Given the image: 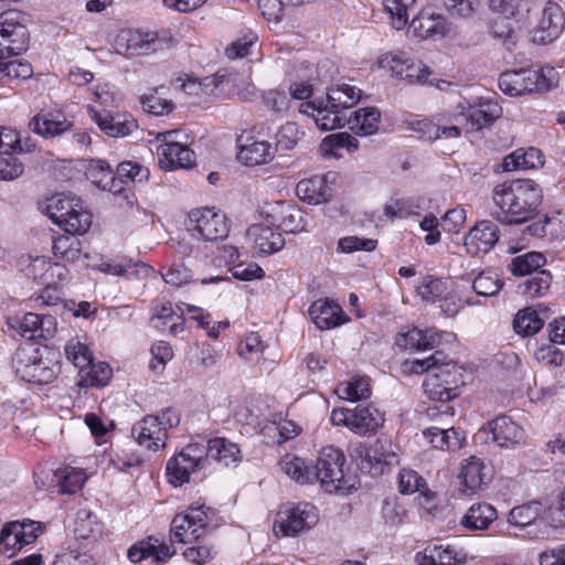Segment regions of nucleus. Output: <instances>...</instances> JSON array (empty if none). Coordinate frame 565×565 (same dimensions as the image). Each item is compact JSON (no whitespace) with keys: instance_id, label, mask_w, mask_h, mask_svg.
Masks as SVG:
<instances>
[{"instance_id":"1","label":"nucleus","mask_w":565,"mask_h":565,"mask_svg":"<svg viewBox=\"0 0 565 565\" xmlns=\"http://www.w3.org/2000/svg\"><path fill=\"white\" fill-rule=\"evenodd\" d=\"M492 200L498 207L492 216L501 224H520L532 218L543 200V190L531 179H518L497 184Z\"/></svg>"},{"instance_id":"2","label":"nucleus","mask_w":565,"mask_h":565,"mask_svg":"<svg viewBox=\"0 0 565 565\" xmlns=\"http://www.w3.org/2000/svg\"><path fill=\"white\" fill-rule=\"evenodd\" d=\"M30 15L23 11L10 10L0 17V81L28 79L33 75L32 65L23 60H9L28 49Z\"/></svg>"},{"instance_id":"3","label":"nucleus","mask_w":565,"mask_h":565,"mask_svg":"<svg viewBox=\"0 0 565 565\" xmlns=\"http://www.w3.org/2000/svg\"><path fill=\"white\" fill-rule=\"evenodd\" d=\"M15 373L25 382L51 383L61 371L55 352L49 348H20L13 356Z\"/></svg>"},{"instance_id":"4","label":"nucleus","mask_w":565,"mask_h":565,"mask_svg":"<svg viewBox=\"0 0 565 565\" xmlns=\"http://www.w3.org/2000/svg\"><path fill=\"white\" fill-rule=\"evenodd\" d=\"M559 82L558 72L551 66L541 70H519L504 72L499 77L500 89L510 96L547 92Z\"/></svg>"},{"instance_id":"5","label":"nucleus","mask_w":565,"mask_h":565,"mask_svg":"<svg viewBox=\"0 0 565 565\" xmlns=\"http://www.w3.org/2000/svg\"><path fill=\"white\" fill-rule=\"evenodd\" d=\"M463 384L460 367L451 362L435 366L423 383L425 394L433 401L449 402L458 395V387Z\"/></svg>"},{"instance_id":"6","label":"nucleus","mask_w":565,"mask_h":565,"mask_svg":"<svg viewBox=\"0 0 565 565\" xmlns=\"http://www.w3.org/2000/svg\"><path fill=\"white\" fill-rule=\"evenodd\" d=\"M319 520L317 509L307 502L287 503L277 512L274 521V532L284 536H296L310 530Z\"/></svg>"},{"instance_id":"7","label":"nucleus","mask_w":565,"mask_h":565,"mask_svg":"<svg viewBox=\"0 0 565 565\" xmlns=\"http://www.w3.org/2000/svg\"><path fill=\"white\" fill-rule=\"evenodd\" d=\"M330 420L335 426H345L358 435L374 434L384 423V415L373 405L354 408H335Z\"/></svg>"},{"instance_id":"8","label":"nucleus","mask_w":565,"mask_h":565,"mask_svg":"<svg viewBox=\"0 0 565 565\" xmlns=\"http://www.w3.org/2000/svg\"><path fill=\"white\" fill-rule=\"evenodd\" d=\"M345 457L343 452L329 446L320 451L313 470V482L319 481L324 491L329 493L344 489L343 465Z\"/></svg>"},{"instance_id":"9","label":"nucleus","mask_w":565,"mask_h":565,"mask_svg":"<svg viewBox=\"0 0 565 565\" xmlns=\"http://www.w3.org/2000/svg\"><path fill=\"white\" fill-rule=\"evenodd\" d=\"M186 228L193 237L207 242L223 239L228 234L225 215L214 207L192 210Z\"/></svg>"},{"instance_id":"10","label":"nucleus","mask_w":565,"mask_h":565,"mask_svg":"<svg viewBox=\"0 0 565 565\" xmlns=\"http://www.w3.org/2000/svg\"><path fill=\"white\" fill-rule=\"evenodd\" d=\"M206 463V450L202 444H189L175 457L167 462V476L170 483L181 486L190 480L191 473Z\"/></svg>"},{"instance_id":"11","label":"nucleus","mask_w":565,"mask_h":565,"mask_svg":"<svg viewBox=\"0 0 565 565\" xmlns=\"http://www.w3.org/2000/svg\"><path fill=\"white\" fill-rule=\"evenodd\" d=\"M376 63L380 68L390 71L409 84H424L431 74L423 62L411 60L402 52H386L379 56Z\"/></svg>"},{"instance_id":"12","label":"nucleus","mask_w":565,"mask_h":565,"mask_svg":"<svg viewBox=\"0 0 565 565\" xmlns=\"http://www.w3.org/2000/svg\"><path fill=\"white\" fill-rule=\"evenodd\" d=\"M565 28V17L562 8L547 2L542 11L539 24L532 31L533 42L545 44L556 40Z\"/></svg>"},{"instance_id":"13","label":"nucleus","mask_w":565,"mask_h":565,"mask_svg":"<svg viewBox=\"0 0 565 565\" xmlns=\"http://www.w3.org/2000/svg\"><path fill=\"white\" fill-rule=\"evenodd\" d=\"M18 131L0 127V180H14L23 173V164L13 154Z\"/></svg>"},{"instance_id":"14","label":"nucleus","mask_w":565,"mask_h":565,"mask_svg":"<svg viewBox=\"0 0 565 565\" xmlns=\"http://www.w3.org/2000/svg\"><path fill=\"white\" fill-rule=\"evenodd\" d=\"M500 232L492 221L478 222L465 236L466 250L477 256L490 252L498 243Z\"/></svg>"},{"instance_id":"15","label":"nucleus","mask_w":565,"mask_h":565,"mask_svg":"<svg viewBox=\"0 0 565 565\" xmlns=\"http://www.w3.org/2000/svg\"><path fill=\"white\" fill-rule=\"evenodd\" d=\"M131 435L139 446L158 451L166 446L167 433L154 415H148L131 428Z\"/></svg>"},{"instance_id":"16","label":"nucleus","mask_w":565,"mask_h":565,"mask_svg":"<svg viewBox=\"0 0 565 565\" xmlns=\"http://www.w3.org/2000/svg\"><path fill=\"white\" fill-rule=\"evenodd\" d=\"M19 521L10 522L3 526L0 533V546L3 553L9 557L15 555L23 546L33 543L36 533Z\"/></svg>"},{"instance_id":"17","label":"nucleus","mask_w":565,"mask_h":565,"mask_svg":"<svg viewBox=\"0 0 565 565\" xmlns=\"http://www.w3.org/2000/svg\"><path fill=\"white\" fill-rule=\"evenodd\" d=\"M415 35L420 39L444 38L452 33L454 26L444 17L420 13L411 22Z\"/></svg>"},{"instance_id":"18","label":"nucleus","mask_w":565,"mask_h":565,"mask_svg":"<svg viewBox=\"0 0 565 565\" xmlns=\"http://www.w3.org/2000/svg\"><path fill=\"white\" fill-rule=\"evenodd\" d=\"M493 440L500 447H514L524 443V429L508 416H499L490 424Z\"/></svg>"},{"instance_id":"19","label":"nucleus","mask_w":565,"mask_h":565,"mask_svg":"<svg viewBox=\"0 0 565 565\" xmlns=\"http://www.w3.org/2000/svg\"><path fill=\"white\" fill-rule=\"evenodd\" d=\"M92 119L97 124L102 131L113 138L126 137L138 127L132 117L120 114H100L96 110H92Z\"/></svg>"},{"instance_id":"20","label":"nucleus","mask_w":565,"mask_h":565,"mask_svg":"<svg viewBox=\"0 0 565 565\" xmlns=\"http://www.w3.org/2000/svg\"><path fill=\"white\" fill-rule=\"evenodd\" d=\"M462 116L472 130H481L502 116V108L494 100L482 99L478 105L469 106Z\"/></svg>"},{"instance_id":"21","label":"nucleus","mask_w":565,"mask_h":565,"mask_svg":"<svg viewBox=\"0 0 565 565\" xmlns=\"http://www.w3.org/2000/svg\"><path fill=\"white\" fill-rule=\"evenodd\" d=\"M300 111L311 116L316 125L323 131L341 128L347 121V119L341 116V111L331 107L328 102L326 105H316L315 103L302 104Z\"/></svg>"},{"instance_id":"22","label":"nucleus","mask_w":565,"mask_h":565,"mask_svg":"<svg viewBox=\"0 0 565 565\" xmlns=\"http://www.w3.org/2000/svg\"><path fill=\"white\" fill-rule=\"evenodd\" d=\"M297 195L309 204H321L328 202L332 196V189L328 184V175H316L298 182Z\"/></svg>"},{"instance_id":"23","label":"nucleus","mask_w":565,"mask_h":565,"mask_svg":"<svg viewBox=\"0 0 565 565\" xmlns=\"http://www.w3.org/2000/svg\"><path fill=\"white\" fill-rule=\"evenodd\" d=\"M440 341L441 334L435 329L413 328L406 333H401L396 339V344L405 350L425 351L438 347Z\"/></svg>"},{"instance_id":"24","label":"nucleus","mask_w":565,"mask_h":565,"mask_svg":"<svg viewBox=\"0 0 565 565\" xmlns=\"http://www.w3.org/2000/svg\"><path fill=\"white\" fill-rule=\"evenodd\" d=\"M489 470L483 462L476 458L470 457L461 467L459 478L461 479L460 489L462 493L472 495L487 482L489 478Z\"/></svg>"},{"instance_id":"25","label":"nucleus","mask_w":565,"mask_h":565,"mask_svg":"<svg viewBox=\"0 0 565 565\" xmlns=\"http://www.w3.org/2000/svg\"><path fill=\"white\" fill-rule=\"evenodd\" d=\"M72 122L52 113H40L29 121V129L43 138H54L68 131Z\"/></svg>"},{"instance_id":"26","label":"nucleus","mask_w":565,"mask_h":565,"mask_svg":"<svg viewBox=\"0 0 565 565\" xmlns=\"http://www.w3.org/2000/svg\"><path fill=\"white\" fill-rule=\"evenodd\" d=\"M309 315L316 326L321 329H330L342 323V309L339 305L328 299H319L309 307Z\"/></svg>"},{"instance_id":"27","label":"nucleus","mask_w":565,"mask_h":565,"mask_svg":"<svg viewBox=\"0 0 565 565\" xmlns=\"http://www.w3.org/2000/svg\"><path fill=\"white\" fill-rule=\"evenodd\" d=\"M247 236L255 244L259 252L273 254L280 250L285 239L280 233L263 224H254L247 230Z\"/></svg>"},{"instance_id":"28","label":"nucleus","mask_w":565,"mask_h":565,"mask_svg":"<svg viewBox=\"0 0 565 565\" xmlns=\"http://www.w3.org/2000/svg\"><path fill=\"white\" fill-rule=\"evenodd\" d=\"M205 450L206 457L210 456L225 467L237 465L242 460L238 445L224 437L210 439Z\"/></svg>"},{"instance_id":"29","label":"nucleus","mask_w":565,"mask_h":565,"mask_svg":"<svg viewBox=\"0 0 565 565\" xmlns=\"http://www.w3.org/2000/svg\"><path fill=\"white\" fill-rule=\"evenodd\" d=\"M180 135L177 130L164 131L158 135L161 145L158 147L159 166L166 171L178 169L177 158L182 142L177 139Z\"/></svg>"},{"instance_id":"30","label":"nucleus","mask_w":565,"mask_h":565,"mask_svg":"<svg viewBox=\"0 0 565 565\" xmlns=\"http://www.w3.org/2000/svg\"><path fill=\"white\" fill-rule=\"evenodd\" d=\"M497 518L498 512L491 504L475 503L461 519V525L471 531H481L488 529Z\"/></svg>"},{"instance_id":"31","label":"nucleus","mask_w":565,"mask_h":565,"mask_svg":"<svg viewBox=\"0 0 565 565\" xmlns=\"http://www.w3.org/2000/svg\"><path fill=\"white\" fill-rule=\"evenodd\" d=\"M380 110L375 107L360 108L348 119L350 129L360 136H371L379 130Z\"/></svg>"},{"instance_id":"32","label":"nucleus","mask_w":565,"mask_h":565,"mask_svg":"<svg viewBox=\"0 0 565 565\" xmlns=\"http://www.w3.org/2000/svg\"><path fill=\"white\" fill-rule=\"evenodd\" d=\"M544 163L543 153L537 148H529L527 150L518 149L503 160V169L513 171L518 169H535Z\"/></svg>"},{"instance_id":"33","label":"nucleus","mask_w":565,"mask_h":565,"mask_svg":"<svg viewBox=\"0 0 565 565\" xmlns=\"http://www.w3.org/2000/svg\"><path fill=\"white\" fill-rule=\"evenodd\" d=\"M271 216L277 226L288 233L300 232L306 225L302 211L291 204H279Z\"/></svg>"},{"instance_id":"34","label":"nucleus","mask_w":565,"mask_h":565,"mask_svg":"<svg viewBox=\"0 0 565 565\" xmlns=\"http://www.w3.org/2000/svg\"><path fill=\"white\" fill-rule=\"evenodd\" d=\"M275 157L273 147L267 141H254L241 147L238 160L246 166H259L269 162Z\"/></svg>"},{"instance_id":"35","label":"nucleus","mask_w":565,"mask_h":565,"mask_svg":"<svg viewBox=\"0 0 565 565\" xmlns=\"http://www.w3.org/2000/svg\"><path fill=\"white\" fill-rule=\"evenodd\" d=\"M546 264V258L542 253L527 252L523 255L513 257L508 264V269L514 276H531L542 270Z\"/></svg>"},{"instance_id":"36","label":"nucleus","mask_w":565,"mask_h":565,"mask_svg":"<svg viewBox=\"0 0 565 565\" xmlns=\"http://www.w3.org/2000/svg\"><path fill=\"white\" fill-rule=\"evenodd\" d=\"M154 328L159 330L169 329L170 333L175 335L183 331L184 319L182 315L177 313L171 303L162 305L156 309L151 318Z\"/></svg>"},{"instance_id":"37","label":"nucleus","mask_w":565,"mask_h":565,"mask_svg":"<svg viewBox=\"0 0 565 565\" xmlns=\"http://www.w3.org/2000/svg\"><path fill=\"white\" fill-rule=\"evenodd\" d=\"M463 561L465 557L459 556L449 545H434L425 548L418 562L419 565H457Z\"/></svg>"},{"instance_id":"38","label":"nucleus","mask_w":565,"mask_h":565,"mask_svg":"<svg viewBox=\"0 0 565 565\" xmlns=\"http://www.w3.org/2000/svg\"><path fill=\"white\" fill-rule=\"evenodd\" d=\"M552 284V275L547 270H539L519 284L518 292L525 297L536 298L544 296Z\"/></svg>"},{"instance_id":"39","label":"nucleus","mask_w":565,"mask_h":565,"mask_svg":"<svg viewBox=\"0 0 565 565\" xmlns=\"http://www.w3.org/2000/svg\"><path fill=\"white\" fill-rule=\"evenodd\" d=\"M86 177L104 191H113L114 189L115 177L110 166L105 160L92 159L87 166Z\"/></svg>"},{"instance_id":"40","label":"nucleus","mask_w":565,"mask_h":565,"mask_svg":"<svg viewBox=\"0 0 565 565\" xmlns=\"http://www.w3.org/2000/svg\"><path fill=\"white\" fill-rule=\"evenodd\" d=\"M361 98V90L354 86L342 84L328 92L327 100L331 107L342 111L354 106Z\"/></svg>"},{"instance_id":"41","label":"nucleus","mask_w":565,"mask_h":565,"mask_svg":"<svg viewBox=\"0 0 565 565\" xmlns=\"http://www.w3.org/2000/svg\"><path fill=\"white\" fill-rule=\"evenodd\" d=\"M62 220L63 222L58 226L74 236L86 233L92 225V214L84 209L81 201H77L74 211Z\"/></svg>"},{"instance_id":"42","label":"nucleus","mask_w":565,"mask_h":565,"mask_svg":"<svg viewBox=\"0 0 565 565\" xmlns=\"http://www.w3.org/2000/svg\"><path fill=\"white\" fill-rule=\"evenodd\" d=\"M77 201L81 200L63 193L55 194L47 199L44 212L55 224L60 225L63 222L62 218H65L67 214L74 211Z\"/></svg>"},{"instance_id":"43","label":"nucleus","mask_w":565,"mask_h":565,"mask_svg":"<svg viewBox=\"0 0 565 565\" xmlns=\"http://www.w3.org/2000/svg\"><path fill=\"white\" fill-rule=\"evenodd\" d=\"M124 39L129 54L142 55L156 50L158 35L154 32L127 31Z\"/></svg>"},{"instance_id":"44","label":"nucleus","mask_w":565,"mask_h":565,"mask_svg":"<svg viewBox=\"0 0 565 565\" xmlns=\"http://www.w3.org/2000/svg\"><path fill=\"white\" fill-rule=\"evenodd\" d=\"M60 492L63 494H73L84 486L86 475L83 470L73 467H64L55 472Z\"/></svg>"},{"instance_id":"45","label":"nucleus","mask_w":565,"mask_h":565,"mask_svg":"<svg viewBox=\"0 0 565 565\" xmlns=\"http://www.w3.org/2000/svg\"><path fill=\"white\" fill-rule=\"evenodd\" d=\"M280 466L284 472L296 482L301 484L313 482L312 467L308 466L303 459L286 456Z\"/></svg>"},{"instance_id":"46","label":"nucleus","mask_w":565,"mask_h":565,"mask_svg":"<svg viewBox=\"0 0 565 565\" xmlns=\"http://www.w3.org/2000/svg\"><path fill=\"white\" fill-rule=\"evenodd\" d=\"M335 392L347 401L365 399L371 395L370 381L367 377H354L349 382L339 384Z\"/></svg>"},{"instance_id":"47","label":"nucleus","mask_w":565,"mask_h":565,"mask_svg":"<svg viewBox=\"0 0 565 565\" xmlns=\"http://www.w3.org/2000/svg\"><path fill=\"white\" fill-rule=\"evenodd\" d=\"M415 3L416 0H383L394 29L402 30L408 24V11L414 8Z\"/></svg>"},{"instance_id":"48","label":"nucleus","mask_w":565,"mask_h":565,"mask_svg":"<svg viewBox=\"0 0 565 565\" xmlns=\"http://www.w3.org/2000/svg\"><path fill=\"white\" fill-rule=\"evenodd\" d=\"M543 326L544 321L539 317L537 312L531 308L519 311L513 320L515 332L523 337L535 334Z\"/></svg>"},{"instance_id":"49","label":"nucleus","mask_w":565,"mask_h":565,"mask_svg":"<svg viewBox=\"0 0 565 565\" xmlns=\"http://www.w3.org/2000/svg\"><path fill=\"white\" fill-rule=\"evenodd\" d=\"M113 374L111 367L105 362L90 363L84 373H79V385L105 386Z\"/></svg>"},{"instance_id":"50","label":"nucleus","mask_w":565,"mask_h":565,"mask_svg":"<svg viewBox=\"0 0 565 565\" xmlns=\"http://www.w3.org/2000/svg\"><path fill=\"white\" fill-rule=\"evenodd\" d=\"M541 511V503L532 501L513 508L509 513L508 521L512 525L524 527L536 521Z\"/></svg>"},{"instance_id":"51","label":"nucleus","mask_w":565,"mask_h":565,"mask_svg":"<svg viewBox=\"0 0 565 565\" xmlns=\"http://www.w3.org/2000/svg\"><path fill=\"white\" fill-rule=\"evenodd\" d=\"M65 354L68 361H71L75 367L79 369V373L86 371L92 361V352L88 347L78 340H71L65 345Z\"/></svg>"},{"instance_id":"52","label":"nucleus","mask_w":565,"mask_h":565,"mask_svg":"<svg viewBox=\"0 0 565 565\" xmlns=\"http://www.w3.org/2000/svg\"><path fill=\"white\" fill-rule=\"evenodd\" d=\"M370 463L392 466L397 463V455L387 441L376 440L366 452Z\"/></svg>"},{"instance_id":"53","label":"nucleus","mask_w":565,"mask_h":565,"mask_svg":"<svg viewBox=\"0 0 565 565\" xmlns=\"http://www.w3.org/2000/svg\"><path fill=\"white\" fill-rule=\"evenodd\" d=\"M265 350V344L257 332H249L237 345V353L247 361L258 360Z\"/></svg>"},{"instance_id":"54","label":"nucleus","mask_w":565,"mask_h":565,"mask_svg":"<svg viewBox=\"0 0 565 565\" xmlns=\"http://www.w3.org/2000/svg\"><path fill=\"white\" fill-rule=\"evenodd\" d=\"M209 512L210 508L201 507H190L183 515L189 521V529H191L190 534L194 537H201L205 532V526L209 523Z\"/></svg>"},{"instance_id":"55","label":"nucleus","mask_w":565,"mask_h":565,"mask_svg":"<svg viewBox=\"0 0 565 565\" xmlns=\"http://www.w3.org/2000/svg\"><path fill=\"white\" fill-rule=\"evenodd\" d=\"M489 8L503 19H512L523 11L529 12L524 0H490Z\"/></svg>"},{"instance_id":"56","label":"nucleus","mask_w":565,"mask_h":565,"mask_svg":"<svg viewBox=\"0 0 565 565\" xmlns=\"http://www.w3.org/2000/svg\"><path fill=\"white\" fill-rule=\"evenodd\" d=\"M302 137L303 132L297 124L286 122L276 134V147L281 150L294 149Z\"/></svg>"},{"instance_id":"57","label":"nucleus","mask_w":565,"mask_h":565,"mask_svg":"<svg viewBox=\"0 0 565 565\" xmlns=\"http://www.w3.org/2000/svg\"><path fill=\"white\" fill-rule=\"evenodd\" d=\"M502 282L497 274L492 271L480 273L472 282V288L477 295L491 297L499 292Z\"/></svg>"},{"instance_id":"58","label":"nucleus","mask_w":565,"mask_h":565,"mask_svg":"<svg viewBox=\"0 0 565 565\" xmlns=\"http://www.w3.org/2000/svg\"><path fill=\"white\" fill-rule=\"evenodd\" d=\"M140 103L145 111L154 116L168 115L173 108L171 100L157 96V89L142 95Z\"/></svg>"},{"instance_id":"59","label":"nucleus","mask_w":565,"mask_h":565,"mask_svg":"<svg viewBox=\"0 0 565 565\" xmlns=\"http://www.w3.org/2000/svg\"><path fill=\"white\" fill-rule=\"evenodd\" d=\"M398 487L402 493L411 494L416 491L423 492L426 482L416 471L402 469L398 475Z\"/></svg>"},{"instance_id":"60","label":"nucleus","mask_w":565,"mask_h":565,"mask_svg":"<svg viewBox=\"0 0 565 565\" xmlns=\"http://www.w3.org/2000/svg\"><path fill=\"white\" fill-rule=\"evenodd\" d=\"M116 173L120 179H127L134 183H142L149 178V170L138 163L127 161L117 166Z\"/></svg>"},{"instance_id":"61","label":"nucleus","mask_w":565,"mask_h":565,"mask_svg":"<svg viewBox=\"0 0 565 565\" xmlns=\"http://www.w3.org/2000/svg\"><path fill=\"white\" fill-rule=\"evenodd\" d=\"M152 361L150 369L154 372H162L166 364L172 359L173 351L171 345L166 341H158L151 347Z\"/></svg>"},{"instance_id":"62","label":"nucleus","mask_w":565,"mask_h":565,"mask_svg":"<svg viewBox=\"0 0 565 565\" xmlns=\"http://www.w3.org/2000/svg\"><path fill=\"white\" fill-rule=\"evenodd\" d=\"M52 264L47 262L44 257H36L32 260V263L25 268V274L29 277H32L34 280L39 281L43 285H51L55 281L50 279Z\"/></svg>"},{"instance_id":"63","label":"nucleus","mask_w":565,"mask_h":565,"mask_svg":"<svg viewBox=\"0 0 565 565\" xmlns=\"http://www.w3.org/2000/svg\"><path fill=\"white\" fill-rule=\"evenodd\" d=\"M445 291V282L437 278H427L417 288V294L425 302H435L441 300V295Z\"/></svg>"},{"instance_id":"64","label":"nucleus","mask_w":565,"mask_h":565,"mask_svg":"<svg viewBox=\"0 0 565 565\" xmlns=\"http://www.w3.org/2000/svg\"><path fill=\"white\" fill-rule=\"evenodd\" d=\"M376 247V241L360 238L358 236H347L338 242V250L341 253H353L356 250L372 252Z\"/></svg>"}]
</instances>
